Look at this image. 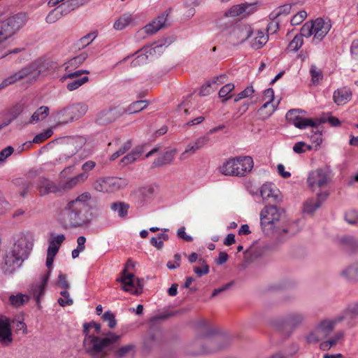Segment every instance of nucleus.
I'll return each instance as SVG.
<instances>
[{"label":"nucleus","instance_id":"f257e3e1","mask_svg":"<svg viewBox=\"0 0 358 358\" xmlns=\"http://www.w3.org/2000/svg\"><path fill=\"white\" fill-rule=\"evenodd\" d=\"M91 196L86 192L71 200L59 213V220L65 228H76L90 223L92 218L88 203Z\"/></svg>","mask_w":358,"mask_h":358},{"label":"nucleus","instance_id":"f03ea898","mask_svg":"<svg viewBox=\"0 0 358 358\" xmlns=\"http://www.w3.org/2000/svg\"><path fill=\"white\" fill-rule=\"evenodd\" d=\"M101 324L95 322H91L84 324V334L85 335L83 345L93 358H105L112 345L116 343L120 336L114 333H109L106 336L101 338L95 336L101 331Z\"/></svg>","mask_w":358,"mask_h":358},{"label":"nucleus","instance_id":"7ed1b4c3","mask_svg":"<svg viewBox=\"0 0 358 358\" xmlns=\"http://www.w3.org/2000/svg\"><path fill=\"white\" fill-rule=\"evenodd\" d=\"M34 242V235L29 231L16 235L11 250L6 255L4 258L2 268L5 273H13L22 262L28 258L33 249Z\"/></svg>","mask_w":358,"mask_h":358},{"label":"nucleus","instance_id":"20e7f679","mask_svg":"<svg viewBox=\"0 0 358 358\" xmlns=\"http://www.w3.org/2000/svg\"><path fill=\"white\" fill-rule=\"evenodd\" d=\"M346 319L357 322L358 320V303L350 305L345 313V315L334 320H324L307 336L309 343H315L327 338L333 331L335 325L340 321Z\"/></svg>","mask_w":358,"mask_h":358},{"label":"nucleus","instance_id":"39448f33","mask_svg":"<svg viewBox=\"0 0 358 358\" xmlns=\"http://www.w3.org/2000/svg\"><path fill=\"white\" fill-rule=\"evenodd\" d=\"M15 185L18 187V192L22 197L31 194L35 189L38 191L41 196L56 193L59 190L54 182L45 178H38L35 181L29 178H17L15 180Z\"/></svg>","mask_w":358,"mask_h":358},{"label":"nucleus","instance_id":"423d86ee","mask_svg":"<svg viewBox=\"0 0 358 358\" xmlns=\"http://www.w3.org/2000/svg\"><path fill=\"white\" fill-rule=\"evenodd\" d=\"M254 166L252 157L240 155L230 157L218 168L219 172L224 176L243 177L249 174Z\"/></svg>","mask_w":358,"mask_h":358},{"label":"nucleus","instance_id":"0eeeda50","mask_svg":"<svg viewBox=\"0 0 358 358\" xmlns=\"http://www.w3.org/2000/svg\"><path fill=\"white\" fill-rule=\"evenodd\" d=\"M27 16L19 13L2 21L0 25V53L5 48V43L13 36L27 22Z\"/></svg>","mask_w":358,"mask_h":358},{"label":"nucleus","instance_id":"6e6552de","mask_svg":"<svg viewBox=\"0 0 358 358\" xmlns=\"http://www.w3.org/2000/svg\"><path fill=\"white\" fill-rule=\"evenodd\" d=\"M331 28L330 20L317 18L306 22L301 27L302 34L308 38L313 35V42L317 43L323 40Z\"/></svg>","mask_w":358,"mask_h":358},{"label":"nucleus","instance_id":"1a4fd4ad","mask_svg":"<svg viewBox=\"0 0 358 358\" xmlns=\"http://www.w3.org/2000/svg\"><path fill=\"white\" fill-rule=\"evenodd\" d=\"M134 268L132 262L129 259L121 272V275L117 279L122 284V289L131 294L138 295L142 292L143 286V280H141L129 271V269Z\"/></svg>","mask_w":358,"mask_h":358},{"label":"nucleus","instance_id":"9d476101","mask_svg":"<svg viewBox=\"0 0 358 358\" xmlns=\"http://www.w3.org/2000/svg\"><path fill=\"white\" fill-rule=\"evenodd\" d=\"M283 210L275 206H266L261 211L260 219L262 229L273 231L275 223L281 218Z\"/></svg>","mask_w":358,"mask_h":358},{"label":"nucleus","instance_id":"9b49d317","mask_svg":"<svg viewBox=\"0 0 358 358\" xmlns=\"http://www.w3.org/2000/svg\"><path fill=\"white\" fill-rule=\"evenodd\" d=\"M306 111L301 109H291L286 114L287 121L296 127L303 129L308 127L316 128L317 123L313 119L306 117Z\"/></svg>","mask_w":358,"mask_h":358},{"label":"nucleus","instance_id":"f8f14e48","mask_svg":"<svg viewBox=\"0 0 358 358\" xmlns=\"http://www.w3.org/2000/svg\"><path fill=\"white\" fill-rule=\"evenodd\" d=\"M55 257V255H51V254L47 253L46 266L48 271L42 276L41 280L38 283L33 285L31 287V293L37 303H39L41 297L44 294L45 289L50 278Z\"/></svg>","mask_w":358,"mask_h":358},{"label":"nucleus","instance_id":"ddd939ff","mask_svg":"<svg viewBox=\"0 0 358 358\" xmlns=\"http://www.w3.org/2000/svg\"><path fill=\"white\" fill-rule=\"evenodd\" d=\"M126 185V181L120 178H103L94 183V187L99 192H113Z\"/></svg>","mask_w":358,"mask_h":358},{"label":"nucleus","instance_id":"4468645a","mask_svg":"<svg viewBox=\"0 0 358 358\" xmlns=\"http://www.w3.org/2000/svg\"><path fill=\"white\" fill-rule=\"evenodd\" d=\"M329 182V175L322 169L312 171L307 179L308 187L313 191H315L317 188L325 189Z\"/></svg>","mask_w":358,"mask_h":358},{"label":"nucleus","instance_id":"2eb2a0df","mask_svg":"<svg viewBox=\"0 0 358 358\" xmlns=\"http://www.w3.org/2000/svg\"><path fill=\"white\" fill-rule=\"evenodd\" d=\"M78 7H79L78 1L69 0L51 10L46 17V22L50 24L54 23L62 16L67 15Z\"/></svg>","mask_w":358,"mask_h":358},{"label":"nucleus","instance_id":"dca6fc26","mask_svg":"<svg viewBox=\"0 0 358 358\" xmlns=\"http://www.w3.org/2000/svg\"><path fill=\"white\" fill-rule=\"evenodd\" d=\"M274 99V91L272 88H268L264 91L262 101L264 103L257 110V114L262 120L268 118L275 111V106L272 103Z\"/></svg>","mask_w":358,"mask_h":358},{"label":"nucleus","instance_id":"f3484780","mask_svg":"<svg viewBox=\"0 0 358 358\" xmlns=\"http://www.w3.org/2000/svg\"><path fill=\"white\" fill-rule=\"evenodd\" d=\"M88 106L84 102H80L73 104L64 110V113L69 117V120L64 121V123L78 120L83 117L87 111Z\"/></svg>","mask_w":358,"mask_h":358},{"label":"nucleus","instance_id":"a211bd4d","mask_svg":"<svg viewBox=\"0 0 358 358\" xmlns=\"http://www.w3.org/2000/svg\"><path fill=\"white\" fill-rule=\"evenodd\" d=\"M12 341L10 320L4 315H0V343L3 345L8 346Z\"/></svg>","mask_w":358,"mask_h":358},{"label":"nucleus","instance_id":"6ab92c4d","mask_svg":"<svg viewBox=\"0 0 358 358\" xmlns=\"http://www.w3.org/2000/svg\"><path fill=\"white\" fill-rule=\"evenodd\" d=\"M209 141V137L207 136H201L196 138L194 142L189 143L185 151L180 156V160H185L190 155L196 153L199 150L205 147Z\"/></svg>","mask_w":358,"mask_h":358},{"label":"nucleus","instance_id":"aec40b11","mask_svg":"<svg viewBox=\"0 0 358 358\" xmlns=\"http://www.w3.org/2000/svg\"><path fill=\"white\" fill-rule=\"evenodd\" d=\"M255 10V8L251 4L241 3L234 5L231 7L226 13L225 16L227 17H245Z\"/></svg>","mask_w":358,"mask_h":358},{"label":"nucleus","instance_id":"412c9836","mask_svg":"<svg viewBox=\"0 0 358 358\" xmlns=\"http://www.w3.org/2000/svg\"><path fill=\"white\" fill-rule=\"evenodd\" d=\"M329 193L327 191L318 193L316 198H312L307 200L303 205V210L308 213H311L318 208L322 201H324L328 196Z\"/></svg>","mask_w":358,"mask_h":358},{"label":"nucleus","instance_id":"4be33fe9","mask_svg":"<svg viewBox=\"0 0 358 358\" xmlns=\"http://www.w3.org/2000/svg\"><path fill=\"white\" fill-rule=\"evenodd\" d=\"M120 115L116 108H107L101 110L97 117L96 122L99 124H108L115 121Z\"/></svg>","mask_w":358,"mask_h":358},{"label":"nucleus","instance_id":"5701e85b","mask_svg":"<svg viewBox=\"0 0 358 358\" xmlns=\"http://www.w3.org/2000/svg\"><path fill=\"white\" fill-rule=\"evenodd\" d=\"M352 95L350 88L343 87L334 91L333 100L338 106L344 105L351 100Z\"/></svg>","mask_w":358,"mask_h":358},{"label":"nucleus","instance_id":"b1692460","mask_svg":"<svg viewBox=\"0 0 358 358\" xmlns=\"http://www.w3.org/2000/svg\"><path fill=\"white\" fill-rule=\"evenodd\" d=\"M162 45H155V47H145L143 48L140 52L138 56L132 61L131 66H136L138 65H142L147 62L148 59V53L152 55V52H156L159 48H162Z\"/></svg>","mask_w":358,"mask_h":358},{"label":"nucleus","instance_id":"393cba45","mask_svg":"<svg viewBox=\"0 0 358 358\" xmlns=\"http://www.w3.org/2000/svg\"><path fill=\"white\" fill-rule=\"evenodd\" d=\"M31 69L29 67H25L13 75L6 78L0 83V90H2L7 86L15 83L16 81L22 80L31 73Z\"/></svg>","mask_w":358,"mask_h":358},{"label":"nucleus","instance_id":"a878e982","mask_svg":"<svg viewBox=\"0 0 358 358\" xmlns=\"http://www.w3.org/2000/svg\"><path fill=\"white\" fill-rule=\"evenodd\" d=\"M50 110L48 106L39 107L31 116L28 124H34L40 121L44 120L49 115Z\"/></svg>","mask_w":358,"mask_h":358},{"label":"nucleus","instance_id":"bb28decb","mask_svg":"<svg viewBox=\"0 0 358 358\" xmlns=\"http://www.w3.org/2000/svg\"><path fill=\"white\" fill-rule=\"evenodd\" d=\"M166 18L164 15L159 16L155 20L146 25L143 29L144 32L153 34L162 28L165 24Z\"/></svg>","mask_w":358,"mask_h":358},{"label":"nucleus","instance_id":"cd10ccee","mask_svg":"<svg viewBox=\"0 0 358 358\" xmlns=\"http://www.w3.org/2000/svg\"><path fill=\"white\" fill-rule=\"evenodd\" d=\"M343 338V333L338 331L329 340L322 342L320 344V348L323 351L329 350L331 348L336 345Z\"/></svg>","mask_w":358,"mask_h":358},{"label":"nucleus","instance_id":"c85d7f7f","mask_svg":"<svg viewBox=\"0 0 358 358\" xmlns=\"http://www.w3.org/2000/svg\"><path fill=\"white\" fill-rule=\"evenodd\" d=\"M134 18L130 13H124L120 16L114 22L113 28L115 30H122L127 27L132 21Z\"/></svg>","mask_w":358,"mask_h":358},{"label":"nucleus","instance_id":"c756f323","mask_svg":"<svg viewBox=\"0 0 358 358\" xmlns=\"http://www.w3.org/2000/svg\"><path fill=\"white\" fill-rule=\"evenodd\" d=\"M176 150L166 152L162 156L157 158L152 163V167H159L171 163L175 157Z\"/></svg>","mask_w":358,"mask_h":358},{"label":"nucleus","instance_id":"7c9ffc66","mask_svg":"<svg viewBox=\"0 0 358 358\" xmlns=\"http://www.w3.org/2000/svg\"><path fill=\"white\" fill-rule=\"evenodd\" d=\"M64 240L65 236L63 234L57 235V236L52 238L49 243L48 253L51 254V255L56 256L62 243Z\"/></svg>","mask_w":358,"mask_h":358},{"label":"nucleus","instance_id":"2f4dec72","mask_svg":"<svg viewBox=\"0 0 358 358\" xmlns=\"http://www.w3.org/2000/svg\"><path fill=\"white\" fill-rule=\"evenodd\" d=\"M268 39V36L266 32L263 31H257L251 43L252 47L255 50L259 49L266 43Z\"/></svg>","mask_w":358,"mask_h":358},{"label":"nucleus","instance_id":"473e14b6","mask_svg":"<svg viewBox=\"0 0 358 358\" xmlns=\"http://www.w3.org/2000/svg\"><path fill=\"white\" fill-rule=\"evenodd\" d=\"M341 244L347 250L355 252L358 250V240L351 236H344L341 238Z\"/></svg>","mask_w":358,"mask_h":358},{"label":"nucleus","instance_id":"72a5a7b5","mask_svg":"<svg viewBox=\"0 0 358 358\" xmlns=\"http://www.w3.org/2000/svg\"><path fill=\"white\" fill-rule=\"evenodd\" d=\"M148 105V102L145 100L136 101L131 103L125 110L124 113L132 114L141 111Z\"/></svg>","mask_w":358,"mask_h":358},{"label":"nucleus","instance_id":"f704fd0d","mask_svg":"<svg viewBox=\"0 0 358 358\" xmlns=\"http://www.w3.org/2000/svg\"><path fill=\"white\" fill-rule=\"evenodd\" d=\"M305 35L302 34L301 30L300 34H296L294 38L289 42L287 50L288 51L295 52L297 51L303 44V37Z\"/></svg>","mask_w":358,"mask_h":358},{"label":"nucleus","instance_id":"c9c22d12","mask_svg":"<svg viewBox=\"0 0 358 358\" xmlns=\"http://www.w3.org/2000/svg\"><path fill=\"white\" fill-rule=\"evenodd\" d=\"M235 86L233 83L224 85L219 91V96L224 99L223 101L230 99L233 96V91Z\"/></svg>","mask_w":358,"mask_h":358},{"label":"nucleus","instance_id":"e433bc0d","mask_svg":"<svg viewBox=\"0 0 358 358\" xmlns=\"http://www.w3.org/2000/svg\"><path fill=\"white\" fill-rule=\"evenodd\" d=\"M88 177L87 173H82L78 174L76 176L71 178L70 180L66 182L64 187L67 189H71L78 184L84 182Z\"/></svg>","mask_w":358,"mask_h":358},{"label":"nucleus","instance_id":"4c0bfd02","mask_svg":"<svg viewBox=\"0 0 358 358\" xmlns=\"http://www.w3.org/2000/svg\"><path fill=\"white\" fill-rule=\"evenodd\" d=\"M199 266H194L193 267L194 272L198 277L206 275L209 273V266L205 260L199 259L198 261Z\"/></svg>","mask_w":358,"mask_h":358},{"label":"nucleus","instance_id":"58836bf2","mask_svg":"<svg viewBox=\"0 0 358 358\" xmlns=\"http://www.w3.org/2000/svg\"><path fill=\"white\" fill-rule=\"evenodd\" d=\"M342 275L348 280L358 279V264L356 263L348 267L343 271Z\"/></svg>","mask_w":358,"mask_h":358},{"label":"nucleus","instance_id":"ea45409f","mask_svg":"<svg viewBox=\"0 0 358 358\" xmlns=\"http://www.w3.org/2000/svg\"><path fill=\"white\" fill-rule=\"evenodd\" d=\"M9 301L12 306L20 307L29 301V296L22 294H17V295H11L9 297Z\"/></svg>","mask_w":358,"mask_h":358},{"label":"nucleus","instance_id":"a19ab883","mask_svg":"<svg viewBox=\"0 0 358 358\" xmlns=\"http://www.w3.org/2000/svg\"><path fill=\"white\" fill-rule=\"evenodd\" d=\"M142 153V148H136L135 150H134L132 152H131L129 154L124 156L122 159V162L124 165L129 164L136 160L137 158H138Z\"/></svg>","mask_w":358,"mask_h":358},{"label":"nucleus","instance_id":"79ce46f5","mask_svg":"<svg viewBox=\"0 0 358 358\" xmlns=\"http://www.w3.org/2000/svg\"><path fill=\"white\" fill-rule=\"evenodd\" d=\"M110 207L112 210L117 211L120 217H124L127 215L129 206L123 202H117L112 203Z\"/></svg>","mask_w":358,"mask_h":358},{"label":"nucleus","instance_id":"37998d69","mask_svg":"<svg viewBox=\"0 0 358 358\" xmlns=\"http://www.w3.org/2000/svg\"><path fill=\"white\" fill-rule=\"evenodd\" d=\"M311 80L314 84H318L323 78V74L320 69L316 66L312 65L310 69Z\"/></svg>","mask_w":358,"mask_h":358},{"label":"nucleus","instance_id":"c03bdc74","mask_svg":"<svg viewBox=\"0 0 358 358\" xmlns=\"http://www.w3.org/2000/svg\"><path fill=\"white\" fill-rule=\"evenodd\" d=\"M24 110V106L22 104H17L15 105L11 110V113L13 115V117L9 120L0 124V129L3 128L4 127L8 125L13 120H14L18 115H20Z\"/></svg>","mask_w":358,"mask_h":358},{"label":"nucleus","instance_id":"a18cd8bd","mask_svg":"<svg viewBox=\"0 0 358 358\" xmlns=\"http://www.w3.org/2000/svg\"><path fill=\"white\" fill-rule=\"evenodd\" d=\"M102 320L108 322V326L110 329H114L117 325L115 315L110 310L104 313L102 316Z\"/></svg>","mask_w":358,"mask_h":358},{"label":"nucleus","instance_id":"49530a36","mask_svg":"<svg viewBox=\"0 0 358 358\" xmlns=\"http://www.w3.org/2000/svg\"><path fill=\"white\" fill-rule=\"evenodd\" d=\"M53 134V131L52 129H48L45 131L40 133L35 136V137L33 139V143H41L50 137L52 136Z\"/></svg>","mask_w":358,"mask_h":358},{"label":"nucleus","instance_id":"de8ad7c7","mask_svg":"<svg viewBox=\"0 0 358 358\" xmlns=\"http://www.w3.org/2000/svg\"><path fill=\"white\" fill-rule=\"evenodd\" d=\"M62 297L58 299V303L61 306H71L73 303L72 299L70 298V295L67 289L62 291L60 292Z\"/></svg>","mask_w":358,"mask_h":358},{"label":"nucleus","instance_id":"09e8293b","mask_svg":"<svg viewBox=\"0 0 358 358\" xmlns=\"http://www.w3.org/2000/svg\"><path fill=\"white\" fill-rule=\"evenodd\" d=\"M89 78L87 76L83 77L80 79H77L72 82H70L67 84L66 88L69 91H73L78 88H79L81 85L88 82Z\"/></svg>","mask_w":358,"mask_h":358},{"label":"nucleus","instance_id":"8fccbe9b","mask_svg":"<svg viewBox=\"0 0 358 358\" xmlns=\"http://www.w3.org/2000/svg\"><path fill=\"white\" fill-rule=\"evenodd\" d=\"M312 147L303 141L297 142L293 147V150L297 154L304 153L306 150H311Z\"/></svg>","mask_w":358,"mask_h":358},{"label":"nucleus","instance_id":"3c124183","mask_svg":"<svg viewBox=\"0 0 358 358\" xmlns=\"http://www.w3.org/2000/svg\"><path fill=\"white\" fill-rule=\"evenodd\" d=\"M254 92H255V90H254L253 87L252 86H248L244 90H243L242 92H241L236 96V97L234 98V101L238 102L243 99L249 97Z\"/></svg>","mask_w":358,"mask_h":358},{"label":"nucleus","instance_id":"603ef678","mask_svg":"<svg viewBox=\"0 0 358 358\" xmlns=\"http://www.w3.org/2000/svg\"><path fill=\"white\" fill-rule=\"evenodd\" d=\"M306 12L305 10H301L294 15L291 19V24L292 25H299L306 18Z\"/></svg>","mask_w":358,"mask_h":358},{"label":"nucleus","instance_id":"864d4df0","mask_svg":"<svg viewBox=\"0 0 358 358\" xmlns=\"http://www.w3.org/2000/svg\"><path fill=\"white\" fill-rule=\"evenodd\" d=\"M345 220L351 224L357 223L358 221V212L355 210H350L346 212L345 215Z\"/></svg>","mask_w":358,"mask_h":358},{"label":"nucleus","instance_id":"5fc2aeb1","mask_svg":"<svg viewBox=\"0 0 358 358\" xmlns=\"http://www.w3.org/2000/svg\"><path fill=\"white\" fill-rule=\"evenodd\" d=\"M57 285L64 289H68L70 287V285L68 282L66 275L62 272L59 273Z\"/></svg>","mask_w":358,"mask_h":358},{"label":"nucleus","instance_id":"6e6d98bb","mask_svg":"<svg viewBox=\"0 0 358 358\" xmlns=\"http://www.w3.org/2000/svg\"><path fill=\"white\" fill-rule=\"evenodd\" d=\"M86 59V55L81 54L77 57H73L68 62V66L66 67V69H67L70 66H76L80 65L82 64Z\"/></svg>","mask_w":358,"mask_h":358},{"label":"nucleus","instance_id":"4d7b16f0","mask_svg":"<svg viewBox=\"0 0 358 358\" xmlns=\"http://www.w3.org/2000/svg\"><path fill=\"white\" fill-rule=\"evenodd\" d=\"M83 73L88 74L89 71H83V70H77V71H74L73 73H69L64 74L62 77L61 80L62 81H64L66 79H72V78H78V77H80Z\"/></svg>","mask_w":358,"mask_h":358},{"label":"nucleus","instance_id":"13d9d810","mask_svg":"<svg viewBox=\"0 0 358 358\" xmlns=\"http://www.w3.org/2000/svg\"><path fill=\"white\" fill-rule=\"evenodd\" d=\"M227 76L225 74H222L219 76H215L212 78L210 81H208L211 83L212 86L215 89L217 85H221L227 81Z\"/></svg>","mask_w":358,"mask_h":358},{"label":"nucleus","instance_id":"bf43d9fd","mask_svg":"<svg viewBox=\"0 0 358 358\" xmlns=\"http://www.w3.org/2000/svg\"><path fill=\"white\" fill-rule=\"evenodd\" d=\"M291 10V6L290 5H284L282 6H280L276 9L275 12H273L272 14L275 17H277L280 16V15H287L289 13Z\"/></svg>","mask_w":358,"mask_h":358},{"label":"nucleus","instance_id":"052dcab7","mask_svg":"<svg viewBox=\"0 0 358 358\" xmlns=\"http://www.w3.org/2000/svg\"><path fill=\"white\" fill-rule=\"evenodd\" d=\"M214 87L212 86L211 83L209 82H207L205 85H203L199 91V95L200 96H207L212 93L214 90Z\"/></svg>","mask_w":358,"mask_h":358},{"label":"nucleus","instance_id":"680f3d73","mask_svg":"<svg viewBox=\"0 0 358 358\" xmlns=\"http://www.w3.org/2000/svg\"><path fill=\"white\" fill-rule=\"evenodd\" d=\"M181 256L179 254L174 255V261H169L167 263V267L170 269L176 268L180 265Z\"/></svg>","mask_w":358,"mask_h":358},{"label":"nucleus","instance_id":"e2e57ef3","mask_svg":"<svg viewBox=\"0 0 358 358\" xmlns=\"http://www.w3.org/2000/svg\"><path fill=\"white\" fill-rule=\"evenodd\" d=\"M96 37V35L94 33H90L81 38L80 40V45L83 47L87 46L89 45Z\"/></svg>","mask_w":358,"mask_h":358},{"label":"nucleus","instance_id":"0e129e2a","mask_svg":"<svg viewBox=\"0 0 358 358\" xmlns=\"http://www.w3.org/2000/svg\"><path fill=\"white\" fill-rule=\"evenodd\" d=\"M133 349V345H128L119 348L116 351V355L119 357H124L126 354Z\"/></svg>","mask_w":358,"mask_h":358},{"label":"nucleus","instance_id":"69168bd1","mask_svg":"<svg viewBox=\"0 0 358 358\" xmlns=\"http://www.w3.org/2000/svg\"><path fill=\"white\" fill-rule=\"evenodd\" d=\"M13 148L10 146H8L0 152V161L5 160L8 157L11 155L13 152Z\"/></svg>","mask_w":358,"mask_h":358},{"label":"nucleus","instance_id":"338daca9","mask_svg":"<svg viewBox=\"0 0 358 358\" xmlns=\"http://www.w3.org/2000/svg\"><path fill=\"white\" fill-rule=\"evenodd\" d=\"M350 52L352 56L358 59V40H354L351 44Z\"/></svg>","mask_w":358,"mask_h":358},{"label":"nucleus","instance_id":"774afa93","mask_svg":"<svg viewBox=\"0 0 358 358\" xmlns=\"http://www.w3.org/2000/svg\"><path fill=\"white\" fill-rule=\"evenodd\" d=\"M271 185L265 184L261 188V194L262 196L269 197L272 195Z\"/></svg>","mask_w":358,"mask_h":358}]
</instances>
